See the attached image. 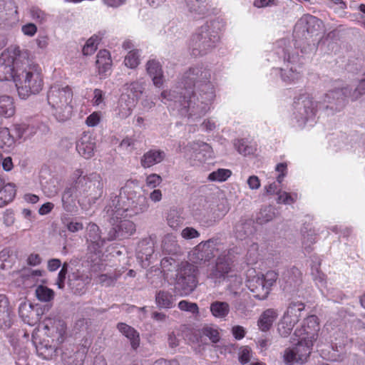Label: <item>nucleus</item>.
<instances>
[{"instance_id":"obj_1","label":"nucleus","mask_w":365,"mask_h":365,"mask_svg":"<svg viewBox=\"0 0 365 365\" xmlns=\"http://www.w3.org/2000/svg\"><path fill=\"white\" fill-rule=\"evenodd\" d=\"M215 98V85L210 71L203 65L190 67L177 84L160 93V100L177 110L192 127L210 110Z\"/></svg>"},{"instance_id":"obj_2","label":"nucleus","mask_w":365,"mask_h":365,"mask_svg":"<svg viewBox=\"0 0 365 365\" xmlns=\"http://www.w3.org/2000/svg\"><path fill=\"white\" fill-rule=\"evenodd\" d=\"M136 189L138 187L133 182H128L121 187L118 194H110L104 209L112 225L107 240L127 239L135 233V223L127 218L143 213L148 208L146 197L138 193Z\"/></svg>"},{"instance_id":"obj_3","label":"nucleus","mask_w":365,"mask_h":365,"mask_svg":"<svg viewBox=\"0 0 365 365\" xmlns=\"http://www.w3.org/2000/svg\"><path fill=\"white\" fill-rule=\"evenodd\" d=\"M13 81L21 99L38 94L43 88L42 68L29 58V52L10 46L0 56V81Z\"/></svg>"},{"instance_id":"obj_4","label":"nucleus","mask_w":365,"mask_h":365,"mask_svg":"<svg viewBox=\"0 0 365 365\" xmlns=\"http://www.w3.org/2000/svg\"><path fill=\"white\" fill-rule=\"evenodd\" d=\"M365 93V78L358 86L353 88L349 86L329 91L325 95L323 103L314 101L312 97L303 95L296 99L293 103L290 123L293 127L302 128L307 125H313L319 109L324 107L327 115H333L341 111L348 101H356Z\"/></svg>"},{"instance_id":"obj_5","label":"nucleus","mask_w":365,"mask_h":365,"mask_svg":"<svg viewBox=\"0 0 365 365\" xmlns=\"http://www.w3.org/2000/svg\"><path fill=\"white\" fill-rule=\"evenodd\" d=\"M322 22L317 17L305 14L296 23L294 29L295 38L294 48L289 39L282 38L277 41L273 47L272 61H282L283 67L274 68L271 75H279L281 79L285 83H292L301 77L300 57L298 52L301 47V41L308 40L310 37L317 36V32L322 28Z\"/></svg>"},{"instance_id":"obj_6","label":"nucleus","mask_w":365,"mask_h":365,"mask_svg":"<svg viewBox=\"0 0 365 365\" xmlns=\"http://www.w3.org/2000/svg\"><path fill=\"white\" fill-rule=\"evenodd\" d=\"M218 254L215 265L207 272V277L215 283H220L231 272L232 261L230 257V250H225L219 239L212 238L200 242L191 251L189 259L193 264H198L209 261Z\"/></svg>"},{"instance_id":"obj_7","label":"nucleus","mask_w":365,"mask_h":365,"mask_svg":"<svg viewBox=\"0 0 365 365\" xmlns=\"http://www.w3.org/2000/svg\"><path fill=\"white\" fill-rule=\"evenodd\" d=\"M225 27V23L222 19H215L197 28L189 42L191 54L197 57L210 52L220 41Z\"/></svg>"},{"instance_id":"obj_8","label":"nucleus","mask_w":365,"mask_h":365,"mask_svg":"<svg viewBox=\"0 0 365 365\" xmlns=\"http://www.w3.org/2000/svg\"><path fill=\"white\" fill-rule=\"evenodd\" d=\"M71 179L79 195V204L91 205L102 197L104 182L99 173L83 175L82 170L77 169L73 173Z\"/></svg>"},{"instance_id":"obj_9","label":"nucleus","mask_w":365,"mask_h":365,"mask_svg":"<svg viewBox=\"0 0 365 365\" xmlns=\"http://www.w3.org/2000/svg\"><path fill=\"white\" fill-rule=\"evenodd\" d=\"M73 91L66 84L56 83L47 91L46 99L52 115L59 122L68 120L73 113Z\"/></svg>"},{"instance_id":"obj_10","label":"nucleus","mask_w":365,"mask_h":365,"mask_svg":"<svg viewBox=\"0 0 365 365\" xmlns=\"http://www.w3.org/2000/svg\"><path fill=\"white\" fill-rule=\"evenodd\" d=\"M278 274L274 271H268L266 274H257L252 277L249 276L246 286L253 294V297L259 300L267 298L271 287L275 284Z\"/></svg>"},{"instance_id":"obj_11","label":"nucleus","mask_w":365,"mask_h":365,"mask_svg":"<svg viewBox=\"0 0 365 365\" xmlns=\"http://www.w3.org/2000/svg\"><path fill=\"white\" fill-rule=\"evenodd\" d=\"M177 151L183 153L192 165H199L213 157L212 147L200 140L189 142L185 146L179 144Z\"/></svg>"},{"instance_id":"obj_12","label":"nucleus","mask_w":365,"mask_h":365,"mask_svg":"<svg viewBox=\"0 0 365 365\" xmlns=\"http://www.w3.org/2000/svg\"><path fill=\"white\" fill-rule=\"evenodd\" d=\"M197 268L187 262H181L176 276L175 288L182 296H187L192 292L197 284Z\"/></svg>"},{"instance_id":"obj_13","label":"nucleus","mask_w":365,"mask_h":365,"mask_svg":"<svg viewBox=\"0 0 365 365\" xmlns=\"http://www.w3.org/2000/svg\"><path fill=\"white\" fill-rule=\"evenodd\" d=\"M17 6L12 0H0V28L8 29L19 22Z\"/></svg>"},{"instance_id":"obj_14","label":"nucleus","mask_w":365,"mask_h":365,"mask_svg":"<svg viewBox=\"0 0 365 365\" xmlns=\"http://www.w3.org/2000/svg\"><path fill=\"white\" fill-rule=\"evenodd\" d=\"M17 6L12 0H0V28L8 29L19 22Z\"/></svg>"},{"instance_id":"obj_15","label":"nucleus","mask_w":365,"mask_h":365,"mask_svg":"<svg viewBox=\"0 0 365 365\" xmlns=\"http://www.w3.org/2000/svg\"><path fill=\"white\" fill-rule=\"evenodd\" d=\"M17 6L12 0H0V28L8 29L19 22Z\"/></svg>"},{"instance_id":"obj_16","label":"nucleus","mask_w":365,"mask_h":365,"mask_svg":"<svg viewBox=\"0 0 365 365\" xmlns=\"http://www.w3.org/2000/svg\"><path fill=\"white\" fill-rule=\"evenodd\" d=\"M319 329L317 317L311 315L304 320L301 327L295 329L294 334L297 338L306 339L307 341L314 343L318 339Z\"/></svg>"},{"instance_id":"obj_17","label":"nucleus","mask_w":365,"mask_h":365,"mask_svg":"<svg viewBox=\"0 0 365 365\" xmlns=\"http://www.w3.org/2000/svg\"><path fill=\"white\" fill-rule=\"evenodd\" d=\"M91 282V276L85 270L76 269L68 275V287L76 294H85Z\"/></svg>"},{"instance_id":"obj_18","label":"nucleus","mask_w":365,"mask_h":365,"mask_svg":"<svg viewBox=\"0 0 365 365\" xmlns=\"http://www.w3.org/2000/svg\"><path fill=\"white\" fill-rule=\"evenodd\" d=\"M86 231L88 250L96 256L95 259H91V261L94 262L97 258H100L101 248L103 247L106 239L101 237L99 227L95 223H89L86 227Z\"/></svg>"},{"instance_id":"obj_19","label":"nucleus","mask_w":365,"mask_h":365,"mask_svg":"<svg viewBox=\"0 0 365 365\" xmlns=\"http://www.w3.org/2000/svg\"><path fill=\"white\" fill-rule=\"evenodd\" d=\"M145 70L153 85L157 88L162 87L165 77L160 62L157 59H149L145 63Z\"/></svg>"},{"instance_id":"obj_20","label":"nucleus","mask_w":365,"mask_h":365,"mask_svg":"<svg viewBox=\"0 0 365 365\" xmlns=\"http://www.w3.org/2000/svg\"><path fill=\"white\" fill-rule=\"evenodd\" d=\"M136 98L127 94H122L115 109L116 115L121 119L130 116L136 105Z\"/></svg>"},{"instance_id":"obj_21","label":"nucleus","mask_w":365,"mask_h":365,"mask_svg":"<svg viewBox=\"0 0 365 365\" xmlns=\"http://www.w3.org/2000/svg\"><path fill=\"white\" fill-rule=\"evenodd\" d=\"M95 145V140L91 135L84 133L77 142L76 150L82 157L89 159L94 154Z\"/></svg>"},{"instance_id":"obj_22","label":"nucleus","mask_w":365,"mask_h":365,"mask_svg":"<svg viewBox=\"0 0 365 365\" xmlns=\"http://www.w3.org/2000/svg\"><path fill=\"white\" fill-rule=\"evenodd\" d=\"M39 327L44 331L46 335L50 337L54 336L55 334L62 336L65 333L64 323L59 319L47 318L43 321Z\"/></svg>"},{"instance_id":"obj_23","label":"nucleus","mask_w":365,"mask_h":365,"mask_svg":"<svg viewBox=\"0 0 365 365\" xmlns=\"http://www.w3.org/2000/svg\"><path fill=\"white\" fill-rule=\"evenodd\" d=\"M283 280L284 282V290L294 291L301 284L302 273L296 267L290 268L283 273Z\"/></svg>"},{"instance_id":"obj_24","label":"nucleus","mask_w":365,"mask_h":365,"mask_svg":"<svg viewBox=\"0 0 365 365\" xmlns=\"http://www.w3.org/2000/svg\"><path fill=\"white\" fill-rule=\"evenodd\" d=\"M79 199V195L76 190V185L73 182V185L66 187L61 195V202L63 208L66 212H73L77 208L76 207V199Z\"/></svg>"},{"instance_id":"obj_25","label":"nucleus","mask_w":365,"mask_h":365,"mask_svg":"<svg viewBox=\"0 0 365 365\" xmlns=\"http://www.w3.org/2000/svg\"><path fill=\"white\" fill-rule=\"evenodd\" d=\"M166 157L165 153L160 149H150L145 152L140 158V165L144 168H149L159 164Z\"/></svg>"},{"instance_id":"obj_26","label":"nucleus","mask_w":365,"mask_h":365,"mask_svg":"<svg viewBox=\"0 0 365 365\" xmlns=\"http://www.w3.org/2000/svg\"><path fill=\"white\" fill-rule=\"evenodd\" d=\"M16 185L14 183H5L0 176V207L11 202L16 195Z\"/></svg>"},{"instance_id":"obj_27","label":"nucleus","mask_w":365,"mask_h":365,"mask_svg":"<svg viewBox=\"0 0 365 365\" xmlns=\"http://www.w3.org/2000/svg\"><path fill=\"white\" fill-rule=\"evenodd\" d=\"M190 14L195 19L202 18L208 11L207 0H185Z\"/></svg>"},{"instance_id":"obj_28","label":"nucleus","mask_w":365,"mask_h":365,"mask_svg":"<svg viewBox=\"0 0 365 365\" xmlns=\"http://www.w3.org/2000/svg\"><path fill=\"white\" fill-rule=\"evenodd\" d=\"M299 339V341L293 348L295 351L297 356H298L299 364H304L307 361V359L309 357L312 353L314 343L307 341L306 339Z\"/></svg>"},{"instance_id":"obj_29","label":"nucleus","mask_w":365,"mask_h":365,"mask_svg":"<svg viewBox=\"0 0 365 365\" xmlns=\"http://www.w3.org/2000/svg\"><path fill=\"white\" fill-rule=\"evenodd\" d=\"M96 58L98 73L102 77H106L110 72L112 66L110 53L107 50H101L98 51Z\"/></svg>"},{"instance_id":"obj_30","label":"nucleus","mask_w":365,"mask_h":365,"mask_svg":"<svg viewBox=\"0 0 365 365\" xmlns=\"http://www.w3.org/2000/svg\"><path fill=\"white\" fill-rule=\"evenodd\" d=\"M230 210V205L226 198H220L212 205L210 208L212 222H215L221 220Z\"/></svg>"},{"instance_id":"obj_31","label":"nucleus","mask_w":365,"mask_h":365,"mask_svg":"<svg viewBox=\"0 0 365 365\" xmlns=\"http://www.w3.org/2000/svg\"><path fill=\"white\" fill-rule=\"evenodd\" d=\"M16 112L14 99L9 96H0V126L2 124L1 118L12 117Z\"/></svg>"},{"instance_id":"obj_32","label":"nucleus","mask_w":365,"mask_h":365,"mask_svg":"<svg viewBox=\"0 0 365 365\" xmlns=\"http://www.w3.org/2000/svg\"><path fill=\"white\" fill-rule=\"evenodd\" d=\"M19 314L23 321L29 324H34L38 320V317H34V315H37L34 310V307L31 304L26 302H22L19 307Z\"/></svg>"},{"instance_id":"obj_33","label":"nucleus","mask_w":365,"mask_h":365,"mask_svg":"<svg viewBox=\"0 0 365 365\" xmlns=\"http://www.w3.org/2000/svg\"><path fill=\"white\" fill-rule=\"evenodd\" d=\"M117 327L120 332L130 340L132 348L136 349L140 345L138 332L134 328L125 323H119Z\"/></svg>"},{"instance_id":"obj_34","label":"nucleus","mask_w":365,"mask_h":365,"mask_svg":"<svg viewBox=\"0 0 365 365\" xmlns=\"http://www.w3.org/2000/svg\"><path fill=\"white\" fill-rule=\"evenodd\" d=\"M254 231L253 221L250 219H241L235 226V234L237 239H245Z\"/></svg>"},{"instance_id":"obj_35","label":"nucleus","mask_w":365,"mask_h":365,"mask_svg":"<svg viewBox=\"0 0 365 365\" xmlns=\"http://www.w3.org/2000/svg\"><path fill=\"white\" fill-rule=\"evenodd\" d=\"M154 253V244L150 239L140 241L138 246L137 257L142 262L149 261Z\"/></svg>"},{"instance_id":"obj_36","label":"nucleus","mask_w":365,"mask_h":365,"mask_svg":"<svg viewBox=\"0 0 365 365\" xmlns=\"http://www.w3.org/2000/svg\"><path fill=\"white\" fill-rule=\"evenodd\" d=\"M278 317V312L274 309H267L264 311L258 320V326L260 330L266 331L272 326Z\"/></svg>"},{"instance_id":"obj_37","label":"nucleus","mask_w":365,"mask_h":365,"mask_svg":"<svg viewBox=\"0 0 365 365\" xmlns=\"http://www.w3.org/2000/svg\"><path fill=\"white\" fill-rule=\"evenodd\" d=\"M175 297L171 292L160 290L155 294L156 305L160 309H170L175 306Z\"/></svg>"},{"instance_id":"obj_38","label":"nucleus","mask_w":365,"mask_h":365,"mask_svg":"<svg viewBox=\"0 0 365 365\" xmlns=\"http://www.w3.org/2000/svg\"><path fill=\"white\" fill-rule=\"evenodd\" d=\"M11 325V317L8 301L4 295L0 294V327L6 329Z\"/></svg>"},{"instance_id":"obj_39","label":"nucleus","mask_w":365,"mask_h":365,"mask_svg":"<svg viewBox=\"0 0 365 365\" xmlns=\"http://www.w3.org/2000/svg\"><path fill=\"white\" fill-rule=\"evenodd\" d=\"M202 336H205L209 338V339L212 343H217L220 339V332L218 328L215 326L206 325L203 327L201 329L197 330L195 333L196 341L197 342H202Z\"/></svg>"},{"instance_id":"obj_40","label":"nucleus","mask_w":365,"mask_h":365,"mask_svg":"<svg viewBox=\"0 0 365 365\" xmlns=\"http://www.w3.org/2000/svg\"><path fill=\"white\" fill-rule=\"evenodd\" d=\"M234 146L237 152L244 156L254 155L257 150L256 143L247 139L235 140Z\"/></svg>"},{"instance_id":"obj_41","label":"nucleus","mask_w":365,"mask_h":365,"mask_svg":"<svg viewBox=\"0 0 365 365\" xmlns=\"http://www.w3.org/2000/svg\"><path fill=\"white\" fill-rule=\"evenodd\" d=\"M305 305L302 302H292L289 304L286 312L284 314V317L287 318L292 322V323L297 324L301 317V313L304 310Z\"/></svg>"},{"instance_id":"obj_42","label":"nucleus","mask_w":365,"mask_h":365,"mask_svg":"<svg viewBox=\"0 0 365 365\" xmlns=\"http://www.w3.org/2000/svg\"><path fill=\"white\" fill-rule=\"evenodd\" d=\"M210 309L215 318L225 319L229 314L230 307L226 302L215 301L211 303Z\"/></svg>"},{"instance_id":"obj_43","label":"nucleus","mask_w":365,"mask_h":365,"mask_svg":"<svg viewBox=\"0 0 365 365\" xmlns=\"http://www.w3.org/2000/svg\"><path fill=\"white\" fill-rule=\"evenodd\" d=\"M162 249L169 255L177 254L180 251V247L176 237L170 234L165 235L162 242Z\"/></svg>"},{"instance_id":"obj_44","label":"nucleus","mask_w":365,"mask_h":365,"mask_svg":"<svg viewBox=\"0 0 365 365\" xmlns=\"http://www.w3.org/2000/svg\"><path fill=\"white\" fill-rule=\"evenodd\" d=\"M14 133L16 138L26 140L32 137L36 132V129L33 125L25 123L14 125Z\"/></svg>"},{"instance_id":"obj_45","label":"nucleus","mask_w":365,"mask_h":365,"mask_svg":"<svg viewBox=\"0 0 365 365\" xmlns=\"http://www.w3.org/2000/svg\"><path fill=\"white\" fill-rule=\"evenodd\" d=\"M311 274L316 285L322 289L327 287L326 276L319 269V264H314L312 266Z\"/></svg>"},{"instance_id":"obj_46","label":"nucleus","mask_w":365,"mask_h":365,"mask_svg":"<svg viewBox=\"0 0 365 365\" xmlns=\"http://www.w3.org/2000/svg\"><path fill=\"white\" fill-rule=\"evenodd\" d=\"M15 140L7 128L0 126V148L8 149L14 144Z\"/></svg>"},{"instance_id":"obj_47","label":"nucleus","mask_w":365,"mask_h":365,"mask_svg":"<svg viewBox=\"0 0 365 365\" xmlns=\"http://www.w3.org/2000/svg\"><path fill=\"white\" fill-rule=\"evenodd\" d=\"M36 298L43 302H48L51 301L54 298V292L53 289L43 286V285H38L36 288Z\"/></svg>"},{"instance_id":"obj_48","label":"nucleus","mask_w":365,"mask_h":365,"mask_svg":"<svg viewBox=\"0 0 365 365\" xmlns=\"http://www.w3.org/2000/svg\"><path fill=\"white\" fill-rule=\"evenodd\" d=\"M140 52L139 50L133 49L130 51L125 56V66L130 68H135L140 64Z\"/></svg>"},{"instance_id":"obj_49","label":"nucleus","mask_w":365,"mask_h":365,"mask_svg":"<svg viewBox=\"0 0 365 365\" xmlns=\"http://www.w3.org/2000/svg\"><path fill=\"white\" fill-rule=\"evenodd\" d=\"M275 216L274 208L272 206H266L262 208L257 217V222L264 224L271 221Z\"/></svg>"},{"instance_id":"obj_50","label":"nucleus","mask_w":365,"mask_h":365,"mask_svg":"<svg viewBox=\"0 0 365 365\" xmlns=\"http://www.w3.org/2000/svg\"><path fill=\"white\" fill-rule=\"evenodd\" d=\"M295 324H296L292 323V322L289 320L287 317L283 316L282 319L278 324L277 330L279 334L282 337H287L290 334Z\"/></svg>"},{"instance_id":"obj_51","label":"nucleus","mask_w":365,"mask_h":365,"mask_svg":"<svg viewBox=\"0 0 365 365\" xmlns=\"http://www.w3.org/2000/svg\"><path fill=\"white\" fill-rule=\"evenodd\" d=\"M231 174L230 170L219 168L210 173L207 180L213 182H224L230 177Z\"/></svg>"},{"instance_id":"obj_52","label":"nucleus","mask_w":365,"mask_h":365,"mask_svg":"<svg viewBox=\"0 0 365 365\" xmlns=\"http://www.w3.org/2000/svg\"><path fill=\"white\" fill-rule=\"evenodd\" d=\"M99 41L100 38L96 35L88 38L83 48V55L88 56L93 54L97 50Z\"/></svg>"},{"instance_id":"obj_53","label":"nucleus","mask_w":365,"mask_h":365,"mask_svg":"<svg viewBox=\"0 0 365 365\" xmlns=\"http://www.w3.org/2000/svg\"><path fill=\"white\" fill-rule=\"evenodd\" d=\"M162 271L165 274L172 272L176 269L178 264L174 258L172 257H165L162 259L160 262Z\"/></svg>"},{"instance_id":"obj_54","label":"nucleus","mask_w":365,"mask_h":365,"mask_svg":"<svg viewBox=\"0 0 365 365\" xmlns=\"http://www.w3.org/2000/svg\"><path fill=\"white\" fill-rule=\"evenodd\" d=\"M298 197L297 193H289L285 191H279L278 192L277 202L285 205H291L294 203Z\"/></svg>"},{"instance_id":"obj_55","label":"nucleus","mask_w":365,"mask_h":365,"mask_svg":"<svg viewBox=\"0 0 365 365\" xmlns=\"http://www.w3.org/2000/svg\"><path fill=\"white\" fill-rule=\"evenodd\" d=\"M178 308L181 311L187 312L193 314L199 313V308L196 303L190 302L187 300H182L178 303Z\"/></svg>"},{"instance_id":"obj_56","label":"nucleus","mask_w":365,"mask_h":365,"mask_svg":"<svg viewBox=\"0 0 365 365\" xmlns=\"http://www.w3.org/2000/svg\"><path fill=\"white\" fill-rule=\"evenodd\" d=\"M283 361L287 365H292L294 363L299 364L298 356L294 348H287L283 353Z\"/></svg>"},{"instance_id":"obj_57","label":"nucleus","mask_w":365,"mask_h":365,"mask_svg":"<svg viewBox=\"0 0 365 365\" xmlns=\"http://www.w3.org/2000/svg\"><path fill=\"white\" fill-rule=\"evenodd\" d=\"M128 90L133 93V96L136 98V101L144 90V83L143 81H136L128 85Z\"/></svg>"},{"instance_id":"obj_58","label":"nucleus","mask_w":365,"mask_h":365,"mask_svg":"<svg viewBox=\"0 0 365 365\" xmlns=\"http://www.w3.org/2000/svg\"><path fill=\"white\" fill-rule=\"evenodd\" d=\"M167 220L168 225L173 229L178 227L182 222L178 212L174 210L169 212Z\"/></svg>"},{"instance_id":"obj_59","label":"nucleus","mask_w":365,"mask_h":365,"mask_svg":"<svg viewBox=\"0 0 365 365\" xmlns=\"http://www.w3.org/2000/svg\"><path fill=\"white\" fill-rule=\"evenodd\" d=\"M303 232L302 234V245L305 249L310 247L316 241V234L314 230H310L306 233Z\"/></svg>"},{"instance_id":"obj_60","label":"nucleus","mask_w":365,"mask_h":365,"mask_svg":"<svg viewBox=\"0 0 365 365\" xmlns=\"http://www.w3.org/2000/svg\"><path fill=\"white\" fill-rule=\"evenodd\" d=\"M275 171L278 173L276 177L277 182L281 183L284 177L287 175V164L286 163H279L275 167Z\"/></svg>"},{"instance_id":"obj_61","label":"nucleus","mask_w":365,"mask_h":365,"mask_svg":"<svg viewBox=\"0 0 365 365\" xmlns=\"http://www.w3.org/2000/svg\"><path fill=\"white\" fill-rule=\"evenodd\" d=\"M119 275H115V277L108 276V274H101L98 277L97 282L105 287H109L113 285L116 282Z\"/></svg>"},{"instance_id":"obj_62","label":"nucleus","mask_w":365,"mask_h":365,"mask_svg":"<svg viewBox=\"0 0 365 365\" xmlns=\"http://www.w3.org/2000/svg\"><path fill=\"white\" fill-rule=\"evenodd\" d=\"M54 182V181H50L43 186V191L48 197H53L58 192V188Z\"/></svg>"},{"instance_id":"obj_63","label":"nucleus","mask_w":365,"mask_h":365,"mask_svg":"<svg viewBox=\"0 0 365 365\" xmlns=\"http://www.w3.org/2000/svg\"><path fill=\"white\" fill-rule=\"evenodd\" d=\"M181 236L185 240H192L200 236L199 232L193 227H187L181 231Z\"/></svg>"},{"instance_id":"obj_64","label":"nucleus","mask_w":365,"mask_h":365,"mask_svg":"<svg viewBox=\"0 0 365 365\" xmlns=\"http://www.w3.org/2000/svg\"><path fill=\"white\" fill-rule=\"evenodd\" d=\"M162 182L161 177L155 173H153L147 176L145 182L148 187L155 188L158 186Z\"/></svg>"}]
</instances>
